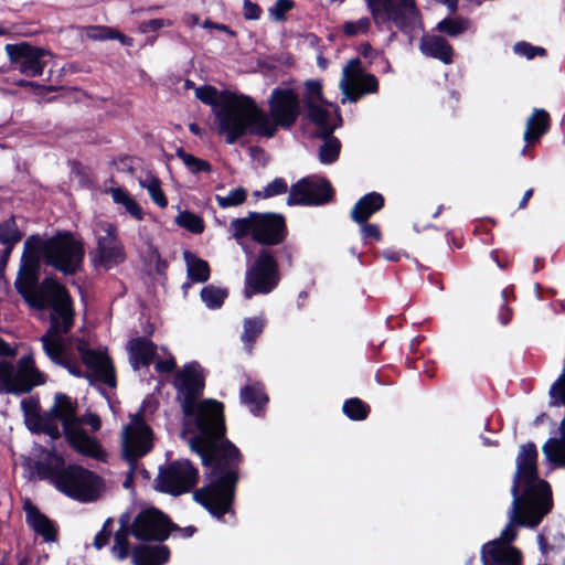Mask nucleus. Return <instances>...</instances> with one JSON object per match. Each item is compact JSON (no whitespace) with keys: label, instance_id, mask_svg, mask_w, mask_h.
<instances>
[{"label":"nucleus","instance_id":"nucleus-1","mask_svg":"<svg viewBox=\"0 0 565 565\" xmlns=\"http://www.w3.org/2000/svg\"><path fill=\"white\" fill-rule=\"evenodd\" d=\"M201 458L207 483L196 489L194 500L221 520L233 509L244 456L226 437L191 449Z\"/></svg>","mask_w":565,"mask_h":565},{"label":"nucleus","instance_id":"nucleus-2","mask_svg":"<svg viewBox=\"0 0 565 565\" xmlns=\"http://www.w3.org/2000/svg\"><path fill=\"white\" fill-rule=\"evenodd\" d=\"M269 114L263 110L250 96L246 95L243 124L247 134L273 138L278 128L289 130L301 114L297 93L291 88L276 87L268 99Z\"/></svg>","mask_w":565,"mask_h":565},{"label":"nucleus","instance_id":"nucleus-3","mask_svg":"<svg viewBox=\"0 0 565 565\" xmlns=\"http://www.w3.org/2000/svg\"><path fill=\"white\" fill-rule=\"evenodd\" d=\"M33 469L40 480L50 481L74 500L88 502L98 497L102 478L82 466H65L62 455L50 452L43 460L34 461Z\"/></svg>","mask_w":565,"mask_h":565},{"label":"nucleus","instance_id":"nucleus-4","mask_svg":"<svg viewBox=\"0 0 565 565\" xmlns=\"http://www.w3.org/2000/svg\"><path fill=\"white\" fill-rule=\"evenodd\" d=\"M195 97L204 105L211 106L214 129L218 136L225 138L226 143L233 145L244 137L243 113L246 95L202 85L195 89Z\"/></svg>","mask_w":565,"mask_h":565},{"label":"nucleus","instance_id":"nucleus-5","mask_svg":"<svg viewBox=\"0 0 565 565\" xmlns=\"http://www.w3.org/2000/svg\"><path fill=\"white\" fill-rule=\"evenodd\" d=\"M182 411L188 418L186 430L193 434L189 439L190 448L193 449L215 439L224 438L226 424L224 404L213 398L202 399L190 409Z\"/></svg>","mask_w":565,"mask_h":565},{"label":"nucleus","instance_id":"nucleus-6","mask_svg":"<svg viewBox=\"0 0 565 565\" xmlns=\"http://www.w3.org/2000/svg\"><path fill=\"white\" fill-rule=\"evenodd\" d=\"M35 243L39 245V250L42 252L45 265L65 276H73L83 269L84 243L77 241L72 232H57L47 239L35 235Z\"/></svg>","mask_w":565,"mask_h":565},{"label":"nucleus","instance_id":"nucleus-7","mask_svg":"<svg viewBox=\"0 0 565 565\" xmlns=\"http://www.w3.org/2000/svg\"><path fill=\"white\" fill-rule=\"evenodd\" d=\"M46 377V374L38 369L31 348L18 360L17 365L0 360V394H30L34 387L45 384Z\"/></svg>","mask_w":565,"mask_h":565},{"label":"nucleus","instance_id":"nucleus-8","mask_svg":"<svg viewBox=\"0 0 565 565\" xmlns=\"http://www.w3.org/2000/svg\"><path fill=\"white\" fill-rule=\"evenodd\" d=\"M524 486L520 504L516 508L513 504L512 521L519 525H536L542 518L546 515L553 505L552 489L547 481L536 477L534 480H522Z\"/></svg>","mask_w":565,"mask_h":565},{"label":"nucleus","instance_id":"nucleus-9","mask_svg":"<svg viewBox=\"0 0 565 565\" xmlns=\"http://www.w3.org/2000/svg\"><path fill=\"white\" fill-rule=\"evenodd\" d=\"M279 281V265L276 257L270 249L260 248L253 264L246 269L245 296L267 295L278 286Z\"/></svg>","mask_w":565,"mask_h":565},{"label":"nucleus","instance_id":"nucleus-10","mask_svg":"<svg viewBox=\"0 0 565 565\" xmlns=\"http://www.w3.org/2000/svg\"><path fill=\"white\" fill-rule=\"evenodd\" d=\"M153 448V431L145 422L142 408L131 416L125 426L122 439V458L130 466V475H135L138 460Z\"/></svg>","mask_w":565,"mask_h":565},{"label":"nucleus","instance_id":"nucleus-11","mask_svg":"<svg viewBox=\"0 0 565 565\" xmlns=\"http://www.w3.org/2000/svg\"><path fill=\"white\" fill-rule=\"evenodd\" d=\"M199 481V470L189 459H178L159 469L154 489L178 497L190 492Z\"/></svg>","mask_w":565,"mask_h":565},{"label":"nucleus","instance_id":"nucleus-12","mask_svg":"<svg viewBox=\"0 0 565 565\" xmlns=\"http://www.w3.org/2000/svg\"><path fill=\"white\" fill-rule=\"evenodd\" d=\"M334 196L335 191L327 178L308 175L290 186L287 205L320 206L332 202Z\"/></svg>","mask_w":565,"mask_h":565},{"label":"nucleus","instance_id":"nucleus-13","mask_svg":"<svg viewBox=\"0 0 565 565\" xmlns=\"http://www.w3.org/2000/svg\"><path fill=\"white\" fill-rule=\"evenodd\" d=\"M177 529L170 518L156 508L141 510L131 523V535L142 542H164Z\"/></svg>","mask_w":565,"mask_h":565},{"label":"nucleus","instance_id":"nucleus-14","mask_svg":"<svg viewBox=\"0 0 565 565\" xmlns=\"http://www.w3.org/2000/svg\"><path fill=\"white\" fill-rule=\"evenodd\" d=\"M513 523L516 522L511 520L498 539L491 540L481 546L480 558L482 565H514L523 556L522 551L512 545L518 536Z\"/></svg>","mask_w":565,"mask_h":565},{"label":"nucleus","instance_id":"nucleus-15","mask_svg":"<svg viewBox=\"0 0 565 565\" xmlns=\"http://www.w3.org/2000/svg\"><path fill=\"white\" fill-rule=\"evenodd\" d=\"M372 18L376 23L393 22L394 25L405 34H411L420 12L415 0H398V3H387L384 8L375 6V0H366Z\"/></svg>","mask_w":565,"mask_h":565},{"label":"nucleus","instance_id":"nucleus-16","mask_svg":"<svg viewBox=\"0 0 565 565\" xmlns=\"http://www.w3.org/2000/svg\"><path fill=\"white\" fill-rule=\"evenodd\" d=\"M173 386L177 390V397L181 402L182 411L191 412L193 404L204 393L205 377L202 366L198 362H191L178 371L174 375Z\"/></svg>","mask_w":565,"mask_h":565},{"label":"nucleus","instance_id":"nucleus-17","mask_svg":"<svg viewBox=\"0 0 565 565\" xmlns=\"http://www.w3.org/2000/svg\"><path fill=\"white\" fill-rule=\"evenodd\" d=\"M42 252L35 243V235H31L24 243L20 268L14 281L18 294L28 299L30 289H34L40 280Z\"/></svg>","mask_w":565,"mask_h":565},{"label":"nucleus","instance_id":"nucleus-18","mask_svg":"<svg viewBox=\"0 0 565 565\" xmlns=\"http://www.w3.org/2000/svg\"><path fill=\"white\" fill-rule=\"evenodd\" d=\"M4 50L12 64L18 65L20 73L36 77L43 74L46 62L44 57L49 55V51L33 46L26 42L18 44H7Z\"/></svg>","mask_w":565,"mask_h":565},{"label":"nucleus","instance_id":"nucleus-19","mask_svg":"<svg viewBox=\"0 0 565 565\" xmlns=\"http://www.w3.org/2000/svg\"><path fill=\"white\" fill-rule=\"evenodd\" d=\"M254 242L263 246H276L288 236L286 217L280 213L254 212Z\"/></svg>","mask_w":565,"mask_h":565},{"label":"nucleus","instance_id":"nucleus-20","mask_svg":"<svg viewBox=\"0 0 565 565\" xmlns=\"http://www.w3.org/2000/svg\"><path fill=\"white\" fill-rule=\"evenodd\" d=\"M105 234L97 237L96 254L98 262L105 268H110L125 262L126 253L120 242L115 224L106 223L102 226Z\"/></svg>","mask_w":565,"mask_h":565},{"label":"nucleus","instance_id":"nucleus-21","mask_svg":"<svg viewBox=\"0 0 565 565\" xmlns=\"http://www.w3.org/2000/svg\"><path fill=\"white\" fill-rule=\"evenodd\" d=\"M537 457V449L533 441L521 445L516 456V471L513 476V484L511 488V493L514 497V505L516 508L520 504L521 481L525 479L534 480L539 477Z\"/></svg>","mask_w":565,"mask_h":565},{"label":"nucleus","instance_id":"nucleus-22","mask_svg":"<svg viewBox=\"0 0 565 565\" xmlns=\"http://www.w3.org/2000/svg\"><path fill=\"white\" fill-rule=\"evenodd\" d=\"M67 296H71L70 291L56 278L45 277L34 289H30V295L24 300L38 310H46Z\"/></svg>","mask_w":565,"mask_h":565},{"label":"nucleus","instance_id":"nucleus-23","mask_svg":"<svg viewBox=\"0 0 565 565\" xmlns=\"http://www.w3.org/2000/svg\"><path fill=\"white\" fill-rule=\"evenodd\" d=\"M83 363L94 372L96 379L114 388L117 385L116 371L111 359L100 351L87 348L85 342L77 347Z\"/></svg>","mask_w":565,"mask_h":565},{"label":"nucleus","instance_id":"nucleus-24","mask_svg":"<svg viewBox=\"0 0 565 565\" xmlns=\"http://www.w3.org/2000/svg\"><path fill=\"white\" fill-rule=\"evenodd\" d=\"M551 116L548 111L543 108H534L532 114L526 120L525 130L523 134V140L525 146L521 150L522 156H527L531 159L534 158V151L531 147L540 142L543 136H545L551 129Z\"/></svg>","mask_w":565,"mask_h":565},{"label":"nucleus","instance_id":"nucleus-25","mask_svg":"<svg viewBox=\"0 0 565 565\" xmlns=\"http://www.w3.org/2000/svg\"><path fill=\"white\" fill-rule=\"evenodd\" d=\"M64 436L71 448L76 452L98 461H105L106 452L100 443L79 426L66 431Z\"/></svg>","mask_w":565,"mask_h":565},{"label":"nucleus","instance_id":"nucleus-26","mask_svg":"<svg viewBox=\"0 0 565 565\" xmlns=\"http://www.w3.org/2000/svg\"><path fill=\"white\" fill-rule=\"evenodd\" d=\"M77 407V401L67 394H55L54 405L47 413L62 423L64 435L79 425V419L76 417Z\"/></svg>","mask_w":565,"mask_h":565},{"label":"nucleus","instance_id":"nucleus-27","mask_svg":"<svg viewBox=\"0 0 565 565\" xmlns=\"http://www.w3.org/2000/svg\"><path fill=\"white\" fill-rule=\"evenodd\" d=\"M50 327L46 332L67 334L75 323V309L72 296L50 308Z\"/></svg>","mask_w":565,"mask_h":565},{"label":"nucleus","instance_id":"nucleus-28","mask_svg":"<svg viewBox=\"0 0 565 565\" xmlns=\"http://www.w3.org/2000/svg\"><path fill=\"white\" fill-rule=\"evenodd\" d=\"M129 361L135 371L148 367L157 355V344L146 337L132 338L127 344Z\"/></svg>","mask_w":565,"mask_h":565},{"label":"nucleus","instance_id":"nucleus-29","mask_svg":"<svg viewBox=\"0 0 565 565\" xmlns=\"http://www.w3.org/2000/svg\"><path fill=\"white\" fill-rule=\"evenodd\" d=\"M419 51L423 55L438 60L446 65L454 62L455 50L441 35H423L419 41Z\"/></svg>","mask_w":565,"mask_h":565},{"label":"nucleus","instance_id":"nucleus-30","mask_svg":"<svg viewBox=\"0 0 565 565\" xmlns=\"http://www.w3.org/2000/svg\"><path fill=\"white\" fill-rule=\"evenodd\" d=\"M131 555L134 565H164L170 559V548L163 544H138Z\"/></svg>","mask_w":565,"mask_h":565},{"label":"nucleus","instance_id":"nucleus-31","mask_svg":"<svg viewBox=\"0 0 565 565\" xmlns=\"http://www.w3.org/2000/svg\"><path fill=\"white\" fill-rule=\"evenodd\" d=\"M385 199L379 192H370L358 200L351 210L350 216L358 224L365 223L369 218L384 207Z\"/></svg>","mask_w":565,"mask_h":565},{"label":"nucleus","instance_id":"nucleus-32","mask_svg":"<svg viewBox=\"0 0 565 565\" xmlns=\"http://www.w3.org/2000/svg\"><path fill=\"white\" fill-rule=\"evenodd\" d=\"M26 513V522L41 535L46 542H54L57 536V530L54 522L43 514L35 505L28 502L24 507Z\"/></svg>","mask_w":565,"mask_h":565},{"label":"nucleus","instance_id":"nucleus-33","mask_svg":"<svg viewBox=\"0 0 565 565\" xmlns=\"http://www.w3.org/2000/svg\"><path fill=\"white\" fill-rule=\"evenodd\" d=\"M343 94L351 103H356L364 95L376 94L380 88L379 79L371 73H365L355 82L341 83Z\"/></svg>","mask_w":565,"mask_h":565},{"label":"nucleus","instance_id":"nucleus-34","mask_svg":"<svg viewBox=\"0 0 565 565\" xmlns=\"http://www.w3.org/2000/svg\"><path fill=\"white\" fill-rule=\"evenodd\" d=\"M307 118L319 128V137H328L335 130L329 121L330 113L310 98H303Z\"/></svg>","mask_w":565,"mask_h":565},{"label":"nucleus","instance_id":"nucleus-35","mask_svg":"<svg viewBox=\"0 0 565 565\" xmlns=\"http://www.w3.org/2000/svg\"><path fill=\"white\" fill-rule=\"evenodd\" d=\"M239 398L242 404L248 407L250 413L255 416H259L268 403V396L258 384H247L243 386L241 388Z\"/></svg>","mask_w":565,"mask_h":565},{"label":"nucleus","instance_id":"nucleus-36","mask_svg":"<svg viewBox=\"0 0 565 565\" xmlns=\"http://www.w3.org/2000/svg\"><path fill=\"white\" fill-rule=\"evenodd\" d=\"M63 335L64 334L45 332L40 339L45 355L57 365L66 364L68 359Z\"/></svg>","mask_w":565,"mask_h":565},{"label":"nucleus","instance_id":"nucleus-37","mask_svg":"<svg viewBox=\"0 0 565 565\" xmlns=\"http://www.w3.org/2000/svg\"><path fill=\"white\" fill-rule=\"evenodd\" d=\"M183 259L186 265L188 279L192 282H206L211 276V268L206 260L198 257L194 253L185 249Z\"/></svg>","mask_w":565,"mask_h":565},{"label":"nucleus","instance_id":"nucleus-38","mask_svg":"<svg viewBox=\"0 0 565 565\" xmlns=\"http://www.w3.org/2000/svg\"><path fill=\"white\" fill-rule=\"evenodd\" d=\"M129 534H131V524L129 523V516L124 514L119 519V529L114 534V545L111 547V553L118 561H124L129 555Z\"/></svg>","mask_w":565,"mask_h":565},{"label":"nucleus","instance_id":"nucleus-39","mask_svg":"<svg viewBox=\"0 0 565 565\" xmlns=\"http://www.w3.org/2000/svg\"><path fill=\"white\" fill-rule=\"evenodd\" d=\"M265 326L266 319L264 316L244 319L241 340L248 351H252L256 340L263 333Z\"/></svg>","mask_w":565,"mask_h":565},{"label":"nucleus","instance_id":"nucleus-40","mask_svg":"<svg viewBox=\"0 0 565 565\" xmlns=\"http://www.w3.org/2000/svg\"><path fill=\"white\" fill-rule=\"evenodd\" d=\"M22 237L23 234L18 227L14 215L0 222V244L4 246L3 248L13 249Z\"/></svg>","mask_w":565,"mask_h":565},{"label":"nucleus","instance_id":"nucleus-41","mask_svg":"<svg viewBox=\"0 0 565 565\" xmlns=\"http://www.w3.org/2000/svg\"><path fill=\"white\" fill-rule=\"evenodd\" d=\"M342 412L351 420L361 422L369 417L371 407L361 398L351 397L344 401Z\"/></svg>","mask_w":565,"mask_h":565},{"label":"nucleus","instance_id":"nucleus-42","mask_svg":"<svg viewBox=\"0 0 565 565\" xmlns=\"http://www.w3.org/2000/svg\"><path fill=\"white\" fill-rule=\"evenodd\" d=\"M470 26V21L462 17L445 18L436 25V30L450 38L463 34Z\"/></svg>","mask_w":565,"mask_h":565},{"label":"nucleus","instance_id":"nucleus-43","mask_svg":"<svg viewBox=\"0 0 565 565\" xmlns=\"http://www.w3.org/2000/svg\"><path fill=\"white\" fill-rule=\"evenodd\" d=\"M321 138L323 139V143L319 149V160L323 164H332L339 159L341 142L333 134Z\"/></svg>","mask_w":565,"mask_h":565},{"label":"nucleus","instance_id":"nucleus-44","mask_svg":"<svg viewBox=\"0 0 565 565\" xmlns=\"http://www.w3.org/2000/svg\"><path fill=\"white\" fill-rule=\"evenodd\" d=\"M200 296L209 309H220L227 297V290L207 285L201 289Z\"/></svg>","mask_w":565,"mask_h":565},{"label":"nucleus","instance_id":"nucleus-45","mask_svg":"<svg viewBox=\"0 0 565 565\" xmlns=\"http://www.w3.org/2000/svg\"><path fill=\"white\" fill-rule=\"evenodd\" d=\"M142 188L149 192L151 200L161 209L167 207L168 199L161 188V181L156 175H148L145 180L140 181Z\"/></svg>","mask_w":565,"mask_h":565},{"label":"nucleus","instance_id":"nucleus-46","mask_svg":"<svg viewBox=\"0 0 565 565\" xmlns=\"http://www.w3.org/2000/svg\"><path fill=\"white\" fill-rule=\"evenodd\" d=\"M175 154L192 173L212 172V164L209 161L188 153L182 147L177 149Z\"/></svg>","mask_w":565,"mask_h":565},{"label":"nucleus","instance_id":"nucleus-47","mask_svg":"<svg viewBox=\"0 0 565 565\" xmlns=\"http://www.w3.org/2000/svg\"><path fill=\"white\" fill-rule=\"evenodd\" d=\"M175 222L179 226L185 228L186 231L193 234H201L204 231V221L203 218L190 211H182L175 218Z\"/></svg>","mask_w":565,"mask_h":565},{"label":"nucleus","instance_id":"nucleus-48","mask_svg":"<svg viewBox=\"0 0 565 565\" xmlns=\"http://www.w3.org/2000/svg\"><path fill=\"white\" fill-rule=\"evenodd\" d=\"M254 212H249L246 217L234 218L231 222V228L233 230V236L236 239H242L247 236L254 241Z\"/></svg>","mask_w":565,"mask_h":565},{"label":"nucleus","instance_id":"nucleus-49","mask_svg":"<svg viewBox=\"0 0 565 565\" xmlns=\"http://www.w3.org/2000/svg\"><path fill=\"white\" fill-rule=\"evenodd\" d=\"M55 420L56 419L53 416L45 413L41 419L33 423L32 426H29V429L33 433H44L52 439H58L61 437V431Z\"/></svg>","mask_w":565,"mask_h":565},{"label":"nucleus","instance_id":"nucleus-50","mask_svg":"<svg viewBox=\"0 0 565 565\" xmlns=\"http://www.w3.org/2000/svg\"><path fill=\"white\" fill-rule=\"evenodd\" d=\"M371 25V19L363 17L356 21H345L342 25V32L347 38H353L359 34H367Z\"/></svg>","mask_w":565,"mask_h":565},{"label":"nucleus","instance_id":"nucleus-51","mask_svg":"<svg viewBox=\"0 0 565 565\" xmlns=\"http://www.w3.org/2000/svg\"><path fill=\"white\" fill-rule=\"evenodd\" d=\"M246 189L238 186L234 190H231L226 196L216 195V201L220 207L226 209L243 204L246 201Z\"/></svg>","mask_w":565,"mask_h":565},{"label":"nucleus","instance_id":"nucleus-52","mask_svg":"<svg viewBox=\"0 0 565 565\" xmlns=\"http://www.w3.org/2000/svg\"><path fill=\"white\" fill-rule=\"evenodd\" d=\"M21 409L24 414L28 426H32L43 415L40 413V401L35 397H29L21 401Z\"/></svg>","mask_w":565,"mask_h":565},{"label":"nucleus","instance_id":"nucleus-53","mask_svg":"<svg viewBox=\"0 0 565 565\" xmlns=\"http://www.w3.org/2000/svg\"><path fill=\"white\" fill-rule=\"evenodd\" d=\"M288 191V184L284 178H275L269 182L263 191H256L255 196L269 199L273 196L285 194Z\"/></svg>","mask_w":565,"mask_h":565},{"label":"nucleus","instance_id":"nucleus-54","mask_svg":"<svg viewBox=\"0 0 565 565\" xmlns=\"http://www.w3.org/2000/svg\"><path fill=\"white\" fill-rule=\"evenodd\" d=\"M296 7L294 0H276L273 7L268 9L273 20L281 22L287 20V13Z\"/></svg>","mask_w":565,"mask_h":565},{"label":"nucleus","instance_id":"nucleus-55","mask_svg":"<svg viewBox=\"0 0 565 565\" xmlns=\"http://www.w3.org/2000/svg\"><path fill=\"white\" fill-rule=\"evenodd\" d=\"M365 73L366 72L362 68L361 60L359 57L352 58L343 68V79L341 83H344L345 81L355 82Z\"/></svg>","mask_w":565,"mask_h":565},{"label":"nucleus","instance_id":"nucleus-56","mask_svg":"<svg viewBox=\"0 0 565 565\" xmlns=\"http://www.w3.org/2000/svg\"><path fill=\"white\" fill-rule=\"evenodd\" d=\"M306 96L313 102L328 104L322 94V83L319 79H309L305 83Z\"/></svg>","mask_w":565,"mask_h":565},{"label":"nucleus","instance_id":"nucleus-57","mask_svg":"<svg viewBox=\"0 0 565 565\" xmlns=\"http://www.w3.org/2000/svg\"><path fill=\"white\" fill-rule=\"evenodd\" d=\"M360 225L362 239H372L374 242H380L382 239V232L377 224L369 223L366 221L365 223H362Z\"/></svg>","mask_w":565,"mask_h":565},{"label":"nucleus","instance_id":"nucleus-58","mask_svg":"<svg viewBox=\"0 0 565 565\" xmlns=\"http://www.w3.org/2000/svg\"><path fill=\"white\" fill-rule=\"evenodd\" d=\"M86 36L94 41L109 40L110 26L106 25H90L86 29Z\"/></svg>","mask_w":565,"mask_h":565},{"label":"nucleus","instance_id":"nucleus-59","mask_svg":"<svg viewBox=\"0 0 565 565\" xmlns=\"http://www.w3.org/2000/svg\"><path fill=\"white\" fill-rule=\"evenodd\" d=\"M17 85L19 87H23V88L30 87V88L33 89L35 95L41 96V97L44 96L49 92H55L57 89L53 85H42V84H39V83H35V82H31V81H26V79L19 81L17 83Z\"/></svg>","mask_w":565,"mask_h":565},{"label":"nucleus","instance_id":"nucleus-60","mask_svg":"<svg viewBox=\"0 0 565 565\" xmlns=\"http://www.w3.org/2000/svg\"><path fill=\"white\" fill-rule=\"evenodd\" d=\"M262 13L263 10L258 3L250 0L243 1V15L246 20H259Z\"/></svg>","mask_w":565,"mask_h":565},{"label":"nucleus","instance_id":"nucleus-61","mask_svg":"<svg viewBox=\"0 0 565 565\" xmlns=\"http://www.w3.org/2000/svg\"><path fill=\"white\" fill-rule=\"evenodd\" d=\"M491 258L501 269H508L512 264V257L507 252L503 250H492Z\"/></svg>","mask_w":565,"mask_h":565},{"label":"nucleus","instance_id":"nucleus-62","mask_svg":"<svg viewBox=\"0 0 565 565\" xmlns=\"http://www.w3.org/2000/svg\"><path fill=\"white\" fill-rule=\"evenodd\" d=\"M513 50L516 54L525 56L527 60L534 58V45L529 42H518L514 44Z\"/></svg>","mask_w":565,"mask_h":565},{"label":"nucleus","instance_id":"nucleus-63","mask_svg":"<svg viewBox=\"0 0 565 565\" xmlns=\"http://www.w3.org/2000/svg\"><path fill=\"white\" fill-rule=\"evenodd\" d=\"M78 419L79 424L88 425L93 431H98L102 427V420L97 414L89 413Z\"/></svg>","mask_w":565,"mask_h":565},{"label":"nucleus","instance_id":"nucleus-64","mask_svg":"<svg viewBox=\"0 0 565 565\" xmlns=\"http://www.w3.org/2000/svg\"><path fill=\"white\" fill-rule=\"evenodd\" d=\"M177 367V363L173 356L170 359L158 360L154 364V369L159 373H171Z\"/></svg>","mask_w":565,"mask_h":565}]
</instances>
